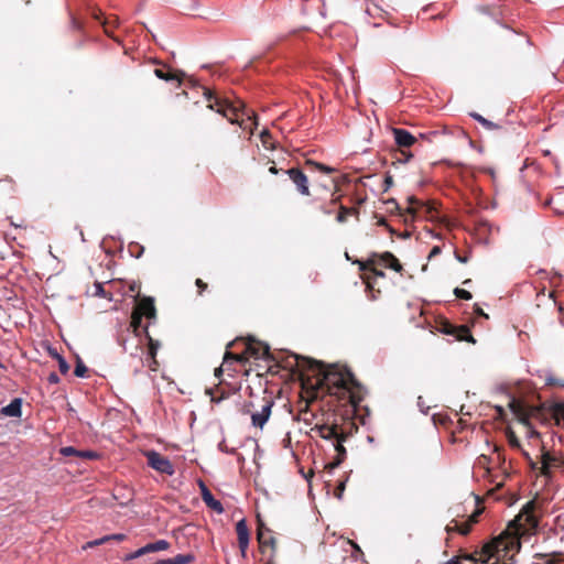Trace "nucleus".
I'll use <instances>...</instances> for the list:
<instances>
[{"instance_id": "1", "label": "nucleus", "mask_w": 564, "mask_h": 564, "mask_svg": "<svg viewBox=\"0 0 564 564\" xmlns=\"http://www.w3.org/2000/svg\"><path fill=\"white\" fill-rule=\"evenodd\" d=\"M535 501H528L519 514L509 522L507 529L482 546L479 561L488 563L491 558H496L491 564H498L510 552H519L521 549L520 539L533 534L538 529L539 518L535 514Z\"/></svg>"}, {"instance_id": "2", "label": "nucleus", "mask_w": 564, "mask_h": 564, "mask_svg": "<svg viewBox=\"0 0 564 564\" xmlns=\"http://www.w3.org/2000/svg\"><path fill=\"white\" fill-rule=\"evenodd\" d=\"M289 356L294 358L295 364L304 360L311 368H315L321 377L318 384L328 394L336 395L339 399L347 398L354 408H357L364 400V387L347 367L339 366L338 364H325L312 358H305L303 355Z\"/></svg>"}, {"instance_id": "3", "label": "nucleus", "mask_w": 564, "mask_h": 564, "mask_svg": "<svg viewBox=\"0 0 564 564\" xmlns=\"http://www.w3.org/2000/svg\"><path fill=\"white\" fill-rule=\"evenodd\" d=\"M133 301L138 302L131 314L130 327L132 330H128V337L122 339V349L124 351L139 349L140 345L143 341H147L149 345L148 352H156L160 348V343L154 341L148 335V326H142V318L147 317L148 319L156 318V310L154 306V299L152 296H143L140 297L139 294L133 295Z\"/></svg>"}, {"instance_id": "4", "label": "nucleus", "mask_w": 564, "mask_h": 564, "mask_svg": "<svg viewBox=\"0 0 564 564\" xmlns=\"http://www.w3.org/2000/svg\"><path fill=\"white\" fill-rule=\"evenodd\" d=\"M313 430L316 431L318 436L322 438L336 441L334 445L337 455L335 462L332 464V467L339 466L346 457V448L344 447L343 443L346 441L347 434H345L343 431H339L336 424L316 425Z\"/></svg>"}, {"instance_id": "5", "label": "nucleus", "mask_w": 564, "mask_h": 564, "mask_svg": "<svg viewBox=\"0 0 564 564\" xmlns=\"http://www.w3.org/2000/svg\"><path fill=\"white\" fill-rule=\"evenodd\" d=\"M249 357H254V359H263L265 361H279L280 359L275 358V355H245V357H234L237 364H231V367H228L227 375L229 377H235L236 375L242 373L245 376L249 375L250 368Z\"/></svg>"}, {"instance_id": "6", "label": "nucleus", "mask_w": 564, "mask_h": 564, "mask_svg": "<svg viewBox=\"0 0 564 564\" xmlns=\"http://www.w3.org/2000/svg\"><path fill=\"white\" fill-rule=\"evenodd\" d=\"M212 110H216L218 113L223 115L228 121L232 124L237 123L240 127L242 126L241 120L239 118V109L238 107L229 104L225 100L216 99L215 104H209L208 106Z\"/></svg>"}, {"instance_id": "7", "label": "nucleus", "mask_w": 564, "mask_h": 564, "mask_svg": "<svg viewBox=\"0 0 564 564\" xmlns=\"http://www.w3.org/2000/svg\"><path fill=\"white\" fill-rule=\"evenodd\" d=\"M148 465L159 473L173 475L174 467L170 459L155 451L147 452Z\"/></svg>"}, {"instance_id": "8", "label": "nucleus", "mask_w": 564, "mask_h": 564, "mask_svg": "<svg viewBox=\"0 0 564 564\" xmlns=\"http://www.w3.org/2000/svg\"><path fill=\"white\" fill-rule=\"evenodd\" d=\"M482 512L481 509H477L475 510L469 517H468V520L466 522H459L458 520L456 519H453L445 528L446 532L447 533H453V532H457L462 535H467L470 530H471V527L478 522V518L480 516V513Z\"/></svg>"}, {"instance_id": "9", "label": "nucleus", "mask_w": 564, "mask_h": 564, "mask_svg": "<svg viewBox=\"0 0 564 564\" xmlns=\"http://www.w3.org/2000/svg\"><path fill=\"white\" fill-rule=\"evenodd\" d=\"M564 469V455L556 456L549 452L541 455V474L547 478L552 476L553 469Z\"/></svg>"}, {"instance_id": "10", "label": "nucleus", "mask_w": 564, "mask_h": 564, "mask_svg": "<svg viewBox=\"0 0 564 564\" xmlns=\"http://www.w3.org/2000/svg\"><path fill=\"white\" fill-rule=\"evenodd\" d=\"M253 343H254V340L251 337H249L247 339L246 338H236L226 345L225 352H231L230 349L232 347H237L239 344H241L243 346V348L240 352H246V354L260 352V350H262V352H271L270 346L267 343H259L260 347H254Z\"/></svg>"}, {"instance_id": "11", "label": "nucleus", "mask_w": 564, "mask_h": 564, "mask_svg": "<svg viewBox=\"0 0 564 564\" xmlns=\"http://www.w3.org/2000/svg\"><path fill=\"white\" fill-rule=\"evenodd\" d=\"M273 404H274V402H273L272 398H270V397L262 398V403L260 405V410L256 411L251 414V421L256 427H260V429L263 427V425L267 423V421L270 417L271 409H272Z\"/></svg>"}, {"instance_id": "12", "label": "nucleus", "mask_w": 564, "mask_h": 564, "mask_svg": "<svg viewBox=\"0 0 564 564\" xmlns=\"http://www.w3.org/2000/svg\"><path fill=\"white\" fill-rule=\"evenodd\" d=\"M258 528H257V540L259 542V546L261 550L269 546L272 550V553L275 552L276 549V540L272 535L271 530L264 525L261 521L260 516L258 514Z\"/></svg>"}, {"instance_id": "13", "label": "nucleus", "mask_w": 564, "mask_h": 564, "mask_svg": "<svg viewBox=\"0 0 564 564\" xmlns=\"http://www.w3.org/2000/svg\"><path fill=\"white\" fill-rule=\"evenodd\" d=\"M169 547H170V543L166 540H158V541H155L153 543H149V544L140 547L135 552L127 554L123 560L126 562H130V561H132L134 558H138L140 556H143V555H145L148 553L165 551Z\"/></svg>"}, {"instance_id": "14", "label": "nucleus", "mask_w": 564, "mask_h": 564, "mask_svg": "<svg viewBox=\"0 0 564 564\" xmlns=\"http://www.w3.org/2000/svg\"><path fill=\"white\" fill-rule=\"evenodd\" d=\"M441 332L445 335L454 337L455 340H467L474 341L471 334L467 326H455L448 322H445L441 326Z\"/></svg>"}, {"instance_id": "15", "label": "nucleus", "mask_w": 564, "mask_h": 564, "mask_svg": "<svg viewBox=\"0 0 564 564\" xmlns=\"http://www.w3.org/2000/svg\"><path fill=\"white\" fill-rule=\"evenodd\" d=\"M286 174L295 185L297 192L301 195H310L308 180L307 176L299 169L292 167L286 170Z\"/></svg>"}, {"instance_id": "16", "label": "nucleus", "mask_w": 564, "mask_h": 564, "mask_svg": "<svg viewBox=\"0 0 564 564\" xmlns=\"http://www.w3.org/2000/svg\"><path fill=\"white\" fill-rule=\"evenodd\" d=\"M369 262L372 264L377 263L379 265L390 268L397 272L402 271V265L399 262V260L391 252L388 251L381 254L373 253Z\"/></svg>"}, {"instance_id": "17", "label": "nucleus", "mask_w": 564, "mask_h": 564, "mask_svg": "<svg viewBox=\"0 0 564 564\" xmlns=\"http://www.w3.org/2000/svg\"><path fill=\"white\" fill-rule=\"evenodd\" d=\"M236 533L238 539V546L242 557H246L247 550L250 541V531L247 525L246 519H241L236 524Z\"/></svg>"}, {"instance_id": "18", "label": "nucleus", "mask_w": 564, "mask_h": 564, "mask_svg": "<svg viewBox=\"0 0 564 564\" xmlns=\"http://www.w3.org/2000/svg\"><path fill=\"white\" fill-rule=\"evenodd\" d=\"M392 133L395 143L401 148H410L415 142V137L405 129L393 128Z\"/></svg>"}, {"instance_id": "19", "label": "nucleus", "mask_w": 564, "mask_h": 564, "mask_svg": "<svg viewBox=\"0 0 564 564\" xmlns=\"http://www.w3.org/2000/svg\"><path fill=\"white\" fill-rule=\"evenodd\" d=\"M200 490H202V499L206 503L208 508H210L213 511L217 513L224 512V507L221 502L214 498L210 490L206 487L204 482H200Z\"/></svg>"}, {"instance_id": "20", "label": "nucleus", "mask_w": 564, "mask_h": 564, "mask_svg": "<svg viewBox=\"0 0 564 564\" xmlns=\"http://www.w3.org/2000/svg\"><path fill=\"white\" fill-rule=\"evenodd\" d=\"M154 75L165 82H176L177 86L182 83L183 72L173 73L170 68H155Z\"/></svg>"}, {"instance_id": "21", "label": "nucleus", "mask_w": 564, "mask_h": 564, "mask_svg": "<svg viewBox=\"0 0 564 564\" xmlns=\"http://www.w3.org/2000/svg\"><path fill=\"white\" fill-rule=\"evenodd\" d=\"M59 453L63 456H65V457L75 456V457L84 458V459H93V458L97 457V454L95 452H91V451H78V449H76L73 446L62 447L59 449Z\"/></svg>"}, {"instance_id": "22", "label": "nucleus", "mask_w": 564, "mask_h": 564, "mask_svg": "<svg viewBox=\"0 0 564 564\" xmlns=\"http://www.w3.org/2000/svg\"><path fill=\"white\" fill-rule=\"evenodd\" d=\"M205 393L210 397V402L216 404L220 403L223 400H226L230 394L229 391L220 389L219 386L207 388Z\"/></svg>"}, {"instance_id": "23", "label": "nucleus", "mask_w": 564, "mask_h": 564, "mask_svg": "<svg viewBox=\"0 0 564 564\" xmlns=\"http://www.w3.org/2000/svg\"><path fill=\"white\" fill-rule=\"evenodd\" d=\"M22 402L20 399H13L7 406H3L1 413L7 416L19 417L21 416Z\"/></svg>"}, {"instance_id": "24", "label": "nucleus", "mask_w": 564, "mask_h": 564, "mask_svg": "<svg viewBox=\"0 0 564 564\" xmlns=\"http://www.w3.org/2000/svg\"><path fill=\"white\" fill-rule=\"evenodd\" d=\"M234 357H245V355H224L221 365L215 369L214 375L216 378H220L224 372H227V369H229L228 367H231V364H237Z\"/></svg>"}, {"instance_id": "25", "label": "nucleus", "mask_w": 564, "mask_h": 564, "mask_svg": "<svg viewBox=\"0 0 564 564\" xmlns=\"http://www.w3.org/2000/svg\"><path fill=\"white\" fill-rule=\"evenodd\" d=\"M534 558L543 560L544 564H558L564 561V555L561 552H553L550 554L536 553Z\"/></svg>"}, {"instance_id": "26", "label": "nucleus", "mask_w": 564, "mask_h": 564, "mask_svg": "<svg viewBox=\"0 0 564 564\" xmlns=\"http://www.w3.org/2000/svg\"><path fill=\"white\" fill-rule=\"evenodd\" d=\"M141 362L144 367H148L150 371L156 372L160 369V361L156 359V355H143Z\"/></svg>"}, {"instance_id": "27", "label": "nucleus", "mask_w": 564, "mask_h": 564, "mask_svg": "<svg viewBox=\"0 0 564 564\" xmlns=\"http://www.w3.org/2000/svg\"><path fill=\"white\" fill-rule=\"evenodd\" d=\"M469 116L476 120L477 122H479L485 129L487 130H497L499 128V126L488 119H486L485 117H482L480 113L478 112H469Z\"/></svg>"}, {"instance_id": "28", "label": "nucleus", "mask_w": 564, "mask_h": 564, "mask_svg": "<svg viewBox=\"0 0 564 564\" xmlns=\"http://www.w3.org/2000/svg\"><path fill=\"white\" fill-rule=\"evenodd\" d=\"M89 369L84 364V361L79 358V355H76V366L74 369V375L79 378L88 377Z\"/></svg>"}, {"instance_id": "29", "label": "nucleus", "mask_w": 564, "mask_h": 564, "mask_svg": "<svg viewBox=\"0 0 564 564\" xmlns=\"http://www.w3.org/2000/svg\"><path fill=\"white\" fill-rule=\"evenodd\" d=\"M509 406L511 409V411L521 420H524L527 414H525V411H524V406L523 404L518 401V400H512L510 403H509Z\"/></svg>"}, {"instance_id": "30", "label": "nucleus", "mask_w": 564, "mask_h": 564, "mask_svg": "<svg viewBox=\"0 0 564 564\" xmlns=\"http://www.w3.org/2000/svg\"><path fill=\"white\" fill-rule=\"evenodd\" d=\"M93 295L99 296V297H106L109 301L113 300L112 299V294L107 292V291H105L104 285H102L101 282H95L94 283V293H93Z\"/></svg>"}, {"instance_id": "31", "label": "nucleus", "mask_w": 564, "mask_h": 564, "mask_svg": "<svg viewBox=\"0 0 564 564\" xmlns=\"http://www.w3.org/2000/svg\"><path fill=\"white\" fill-rule=\"evenodd\" d=\"M506 435L508 438V443L512 448H517V449L521 448L520 441H519L517 434L514 433V431H512L511 429H508L506 432Z\"/></svg>"}, {"instance_id": "32", "label": "nucleus", "mask_w": 564, "mask_h": 564, "mask_svg": "<svg viewBox=\"0 0 564 564\" xmlns=\"http://www.w3.org/2000/svg\"><path fill=\"white\" fill-rule=\"evenodd\" d=\"M172 560L173 564H189L194 561V556L192 554H177Z\"/></svg>"}, {"instance_id": "33", "label": "nucleus", "mask_w": 564, "mask_h": 564, "mask_svg": "<svg viewBox=\"0 0 564 564\" xmlns=\"http://www.w3.org/2000/svg\"><path fill=\"white\" fill-rule=\"evenodd\" d=\"M307 164L313 165L317 171L325 173V174H332L335 172V169L328 165H325L323 163H317L313 161H307Z\"/></svg>"}, {"instance_id": "34", "label": "nucleus", "mask_w": 564, "mask_h": 564, "mask_svg": "<svg viewBox=\"0 0 564 564\" xmlns=\"http://www.w3.org/2000/svg\"><path fill=\"white\" fill-rule=\"evenodd\" d=\"M53 357H55L58 361V368H59V371L63 375H66L69 369H70V366L68 365V362L63 358V355H52Z\"/></svg>"}, {"instance_id": "35", "label": "nucleus", "mask_w": 564, "mask_h": 564, "mask_svg": "<svg viewBox=\"0 0 564 564\" xmlns=\"http://www.w3.org/2000/svg\"><path fill=\"white\" fill-rule=\"evenodd\" d=\"M354 212L352 208H347L345 206H340L339 213L336 217L338 223H345L347 219V216L350 215Z\"/></svg>"}, {"instance_id": "36", "label": "nucleus", "mask_w": 564, "mask_h": 564, "mask_svg": "<svg viewBox=\"0 0 564 564\" xmlns=\"http://www.w3.org/2000/svg\"><path fill=\"white\" fill-rule=\"evenodd\" d=\"M455 295L459 299H463V300H470L471 299V293L467 290H464V289H459V288H456L455 291H454Z\"/></svg>"}, {"instance_id": "37", "label": "nucleus", "mask_w": 564, "mask_h": 564, "mask_svg": "<svg viewBox=\"0 0 564 564\" xmlns=\"http://www.w3.org/2000/svg\"><path fill=\"white\" fill-rule=\"evenodd\" d=\"M409 203H410L409 212L412 213V214L416 213V207L415 206H423L424 205L423 203H421L415 197H410L409 198Z\"/></svg>"}, {"instance_id": "38", "label": "nucleus", "mask_w": 564, "mask_h": 564, "mask_svg": "<svg viewBox=\"0 0 564 564\" xmlns=\"http://www.w3.org/2000/svg\"><path fill=\"white\" fill-rule=\"evenodd\" d=\"M477 561L473 555H466L462 557L460 564H476Z\"/></svg>"}, {"instance_id": "39", "label": "nucleus", "mask_w": 564, "mask_h": 564, "mask_svg": "<svg viewBox=\"0 0 564 564\" xmlns=\"http://www.w3.org/2000/svg\"><path fill=\"white\" fill-rule=\"evenodd\" d=\"M110 539H111V541L121 542L127 539V535L123 533H115V534H110Z\"/></svg>"}, {"instance_id": "40", "label": "nucleus", "mask_w": 564, "mask_h": 564, "mask_svg": "<svg viewBox=\"0 0 564 564\" xmlns=\"http://www.w3.org/2000/svg\"><path fill=\"white\" fill-rule=\"evenodd\" d=\"M562 200H563V197H562V195H561V194H558V195H556V196H554V197H552V198L547 199V200L545 202V205H551V204H553V203L560 204Z\"/></svg>"}, {"instance_id": "41", "label": "nucleus", "mask_w": 564, "mask_h": 564, "mask_svg": "<svg viewBox=\"0 0 564 564\" xmlns=\"http://www.w3.org/2000/svg\"><path fill=\"white\" fill-rule=\"evenodd\" d=\"M47 381L52 384H56L59 382V377L55 372H51L47 377Z\"/></svg>"}, {"instance_id": "42", "label": "nucleus", "mask_w": 564, "mask_h": 564, "mask_svg": "<svg viewBox=\"0 0 564 564\" xmlns=\"http://www.w3.org/2000/svg\"><path fill=\"white\" fill-rule=\"evenodd\" d=\"M270 137H271V135H270V132H269L268 130H265V129H264L263 131H261V133H260V138H261V140H262V142H263V144H264V145H267V143H268V139H269Z\"/></svg>"}, {"instance_id": "43", "label": "nucleus", "mask_w": 564, "mask_h": 564, "mask_svg": "<svg viewBox=\"0 0 564 564\" xmlns=\"http://www.w3.org/2000/svg\"><path fill=\"white\" fill-rule=\"evenodd\" d=\"M98 545H99L98 539L97 540H93V541H88L86 544L83 545V550L91 549V547H95V546H98Z\"/></svg>"}, {"instance_id": "44", "label": "nucleus", "mask_w": 564, "mask_h": 564, "mask_svg": "<svg viewBox=\"0 0 564 564\" xmlns=\"http://www.w3.org/2000/svg\"><path fill=\"white\" fill-rule=\"evenodd\" d=\"M455 258L457 261H459L460 263H467L468 260H469V256L466 254V256H460L459 253L455 252Z\"/></svg>"}, {"instance_id": "45", "label": "nucleus", "mask_w": 564, "mask_h": 564, "mask_svg": "<svg viewBox=\"0 0 564 564\" xmlns=\"http://www.w3.org/2000/svg\"><path fill=\"white\" fill-rule=\"evenodd\" d=\"M139 289L140 285L134 281L129 284V292L131 293L139 292Z\"/></svg>"}, {"instance_id": "46", "label": "nucleus", "mask_w": 564, "mask_h": 564, "mask_svg": "<svg viewBox=\"0 0 564 564\" xmlns=\"http://www.w3.org/2000/svg\"><path fill=\"white\" fill-rule=\"evenodd\" d=\"M402 155H403V158L398 159V162H400V163H406V162H409V160L412 158V154H411V153H404V152H402Z\"/></svg>"}, {"instance_id": "47", "label": "nucleus", "mask_w": 564, "mask_h": 564, "mask_svg": "<svg viewBox=\"0 0 564 564\" xmlns=\"http://www.w3.org/2000/svg\"><path fill=\"white\" fill-rule=\"evenodd\" d=\"M440 253H441V247L435 246V247L432 248V250H431V252L429 254V258H433V257H435V256H437Z\"/></svg>"}, {"instance_id": "48", "label": "nucleus", "mask_w": 564, "mask_h": 564, "mask_svg": "<svg viewBox=\"0 0 564 564\" xmlns=\"http://www.w3.org/2000/svg\"><path fill=\"white\" fill-rule=\"evenodd\" d=\"M195 283L200 289L199 293H202V291L207 286L206 283H204L200 279H197Z\"/></svg>"}, {"instance_id": "49", "label": "nucleus", "mask_w": 564, "mask_h": 564, "mask_svg": "<svg viewBox=\"0 0 564 564\" xmlns=\"http://www.w3.org/2000/svg\"><path fill=\"white\" fill-rule=\"evenodd\" d=\"M109 541H111L110 534L109 535H105V536L98 539L99 545H102V544H105V543H107Z\"/></svg>"}, {"instance_id": "50", "label": "nucleus", "mask_w": 564, "mask_h": 564, "mask_svg": "<svg viewBox=\"0 0 564 564\" xmlns=\"http://www.w3.org/2000/svg\"><path fill=\"white\" fill-rule=\"evenodd\" d=\"M345 489V485L344 484H340L337 488H336V492H337V496L340 497L341 496V492L344 491Z\"/></svg>"}, {"instance_id": "51", "label": "nucleus", "mask_w": 564, "mask_h": 564, "mask_svg": "<svg viewBox=\"0 0 564 564\" xmlns=\"http://www.w3.org/2000/svg\"><path fill=\"white\" fill-rule=\"evenodd\" d=\"M155 564H173L172 558L159 560Z\"/></svg>"}, {"instance_id": "52", "label": "nucleus", "mask_w": 564, "mask_h": 564, "mask_svg": "<svg viewBox=\"0 0 564 564\" xmlns=\"http://www.w3.org/2000/svg\"><path fill=\"white\" fill-rule=\"evenodd\" d=\"M372 272L376 276H380V278H383L384 276V272L383 271H380V270H377V269H372Z\"/></svg>"}, {"instance_id": "53", "label": "nucleus", "mask_w": 564, "mask_h": 564, "mask_svg": "<svg viewBox=\"0 0 564 564\" xmlns=\"http://www.w3.org/2000/svg\"><path fill=\"white\" fill-rule=\"evenodd\" d=\"M384 182L387 184V188L390 187L392 185V177L391 176H387Z\"/></svg>"}, {"instance_id": "54", "label": "nucleus", "mask_w": 564, "mask_h": 564, "mask_svg": "<svg viewBox=\"0 0 564 564\" xmlns=\"http://www.w3.org/2000/svg\"><path fill=\"white\" fill-rule=\"evenodd\" d=\"M445 564H460V560L452 558V560L447 561Z\"/></svg>"}, {"instance_id": "55", "label": "nucleus", "mask_w": 564, "mask_h": 564, "mask_svg": "<svg viewBox=\"0 0 564 564\" xmlns=\"http://www.w3.org/2000/svg\"><path fill=\"white\" fill-rule=\"evenodd\" d=\"M358 263H359V269H360L361 271H364V270H366V269H367V264H366L365 262L358 261Z\"/></svg>"}, {"instance_id": "56", "label": "nucleus", "mask_w": 564, "mask_h": 564, "mask_svg": "<svg viewBox=\"0 0 564 564\" xmlns=\"http://www.w3.org/2000/svg\"><path fill=\"white\" fill-rule=\"evenodd\" d=\"M269 171H270V173H272V174H278V169H276L275 166H271V167L269 169Z\"/></svg>"}, {"instance_id": "57", "label": "nucleus", "mask_w": 564, "mask_h": 564, "mask_svg": "<svg viewBox=\"0 0 564 564\" xmlns=\"http://www.w3.org/2000/svg\"><path fill=\"white\" fill-rule=\"evenodd\" d=\"M161 377H162V379H164V380H170V377L165 373V371H162Z\"/></svg>"}, {"instance_id": "58", "label": "nucleus", "mask_w": 564, "mask_h": 564, "mask_svg": "<svg viewBox=\"0 0 564 564\" xmlns=\"http://www.w3.org/2000/svg\"><path fill=\"white\" fill-rule=\"evenodd\" d=\"M278 352H285V354H289V352H293L292 350L290 349H280Z\"/></svg>"}, {"instance_id": "59", "label": "nucleus", "mask_w": 564, "mask_h": 564, "mask_svg": "<svg viewBox=\"0 0 564 564\" xmlns=\"http://www.w3.org/2000/svg\"><path fill=\"white\" fill-rule=\"evenodd\" d=\"M205 96H206V98H207L208 100H210V98H212V93H210V91H206V93H205Z\"/></svg>"}, {"instance_id": "60", "label": "nucleus", "mask_w": 564, "mask_h": 564, "mask_svg": "<svg viewBox=\"0 0 564 564\" xmlns=\"http://www.w3.org/2000/svg\"><path fill=\"white\" fill-rule=\"evenodd\" d=\"M47 350L50 354L56 352V350L52 349L51 347H47Z\"/></svg>"}, {"instance_id": "61", "label": "nucleus", "mask_w": 564, "mask_h": 564, "mask_svg": "<svg viewBox=\"0 0 564 564\" xmlns=\"http://www.w3.org/2000/svg\"><path fill=\"white\" fill-rule=\"evenodd\" d=\"M555 213H562V210L554 208Z\"/></svg>"}, {"instance_id": "62", "label": "nucleus", "mask_w": 564, "mask_h": 564, "mask_svg": "<svg viewBox=\"0 0 564 564\" xmlns=\"http://www.w3.org/2000/svg\"><path fill=\"white\" fill-rule=\"evenodd\" d=\"M0 368H2V365L0 364Z\"/></svg>"}]
</instances>
